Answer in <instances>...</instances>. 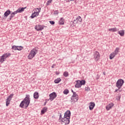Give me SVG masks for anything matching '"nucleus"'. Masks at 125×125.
<instances>
[{
	"mask_svg": "<svg viewBox=\"0 0 125 125\" xmlns=\"http://www.w3.org/2000/svg\"><path fill=\"white\" fill-rule=\"evenodd\" d=\"M55 66H56V64H53L52 66V68L53 69V68H54V67H55Z\"/></svg>",
	"mask_w": 125,
	"mask_h": 125,
	"instance_id": "c03bdc74",
	"label": "nucleus"
},
{
	"mask_svg": "<svg viewBox=\"0 0 125 125\" xmlns=\"http://www.w3.org/2000/svg\"><path fill=\"white\" fill-rule=\"evenodd\" d=\"M37 16V14H36V12H34L33 13H32V15L31 16V18L32 19L35 18Z\"/></svg>",
	"mask_w": 125,
	"mask_h": 125,
	"instance_id": "a878e982",
	"label": "nucleus"
},
{
	"mask_svg": "<svg viewBox=\"0 0 125 125\" xmlns=\"http://www.w3.org/2000/svg\"><path fill=\"white\" fill-rule=\"evenodd\" d=\"M51 2H52V0H49L47 1L46 4V5H49Z\"/></svg>",
	"mask_w": 125,
	"mask_h": 125,
	"instance_id": "2f4dec72",
	"label": "nucleus"
},
{
	"mask_svg": "<svg viewBox=\"0 0 125 125\" xmlns=\"http://www.w3.org/2000/svg\"><path fill=\"white\" fill-rule=\"evenodd\" d=\"M71 92L73 94H74V93H76V92H74V90H73L72 89L71 90Z\"/></svg>",
	"mask_w": 125,
	"mask_h": 125,
	"instance_id": "49530a36",
	"label": "nucleus"
},
{
	"mask_svg": "<svg viewBox=\"0 0 125 125\" xmlns=\"http://www.w3.org/2000/svg\"><path fill=\"white\" fill-rule=\"evenodd\" d=\"M6 58H7V57H6V55L5 54H4L2 56L0 57V62H3V61H4V59H6Z\"/></svg>",
	"mask_w": 125,
	"mask_h": 125,
	"instance_id": "2eb2a0df",
	"label": "nucleus"
},
{
	"mask_svg": "<svg viewBox=\"0 0 125 125\" xmlns=\"http://www.w3.org/2000/svg\"><path fill=\"white\" fill-rule=\"evenodd\" d=\"M75 86L76 88H80L82 87V85L81 84V82H80V80L76 81V84H75Z\"/></svg>",
	"mask_w": 125,
	"mask_h": 125,
	"instance_id": "4468645a",
	"label": "nucleus"
},
{
	"mask_svg": "<svg viewBox=\"0 0 125 125\" xmlns=\"http://www.w3.org/2000/svg\"><path fill=\"white\" fill-rule=\"evenodd\" d=\"M11 14V11H10V10L8 9L4 14V15L5 17H7L9 14Z\"/></svg>",
	"mask_w": 125,
	"mask_h": 125,
	"instance_id": "dca6fc26",
	"label": "nucleus"
},
{
	"mask_svg": "<svg viewBox=\"0 0 125 125\" xmlns=\"http://www.w3.org/2000/svg\"><path fill=\"white\" fill-rule=\"evenodd\" d=\"M71 117V111L67 110L64 113V119H67V120H70Z\"/></svg>",
	"mask_w": 125,
	"mask_h": 125,
	"instance_id": "6e6552de",
	"label": "nucleus"
},
{
	"mask_svg": "<svg viewBox=\"0 0 125 125\" xmlns=\"http://www.w3.org/2000/svg\"><path fill=\"white\" fill-rule=\"evenodd\" d=\"M69 93V90L68 89H65L63 91V94H68Z\"/></svg>",
	"mask_w": 125,
	"mask_h": 125,
	"instance_id": "7c9ffc66",
	"label": "nucleus"
},
{
	"mask_svg": "<svg viewBox=\"0 0 125 125\" xmlns=\"http://www.w3.org/2000/svg\"><path fill=\"white\" fill-rule=\"evenodd\" d=\"M65 0V1H67V2H70V1H72L74 0Z\"/></svg>",
	"mask_w": 125,
	"mask_h": 125,
	"instance_id": "37998d69",
	"label": "nucleus"
},
{
	"mask_svg": "<svg viewBox=\"0 0 125 125\" xmlns=\"http://www.w3.org/2000/svg\"><path fill=\"white\" fill-rule=\"evenodd\" d=\"M62 119H63V118H62V114L61 113L60 115V118H59V119L62 120Z\"/></svg>",
	"mask_w": 125,
	"mask_h": 125,
	"instance_id": "a19ab883",
	"label": "nucleus"
},
{
	"mask_svg": "<svg viewBox=\"0 0 125 125\" xmlns=\"http://www.w3.org/2000/svg\"><path fill=\"white\" fill-rule=\"evenodd\" d=\"M82 17H81V16H78L74 19L73 21H70V24H72L73 25L72 26L74 27V26H76V24H78L79 22H82Z\"/></svg>",
	"mask_w": 125,
	"mask_h": 125,
	"instance_id": "7ed1b4c3",
	"label": "nucleus"
},
{
	"mask_svg": "<svg viewBox=\"0 0 125 125\" xmlns=\"http://www.w3.org/2000/svg\"><path fill=\"white\" fill-rule=\"evenodd\" d=\"M33 96L35 99H38L39 97V93H38L37 92H35L34 93Z\"/></svg>",
	"mask_w": 125,
	"mask_h": 125,
	"instance_id": "6ab92c4d",
	"label": "nucleus"
},
{
	"mask_svg": "<svg viewBox=\"0 0 125 125\" xmlns=\"http://www.w3.org/2000/svg\"><path fill=\"white\" fill-rule=\"evenodd\" d=\"M62 122L65 124V125H69L70 124V119H65V118H62Z\"/></svg>",
	"mask_w": 125,
	"mask_h": 125,
	"instance_id": "f8f14e48",
	"label": "nucleus"
},
{
	"mask_svg": "<svg viewBox=\"0 0 125 125\" xmlns=\"http://www.w3.org/2000/svg\"><path fill=\"white\" fill-rule=\"evenodd\" d=\"M104 75L105 76V72H104Z\"/></svg>",
	"mask_w": 125,
	"mask_h": 125,
	"instance_id": "09e8293b",
	"label": "nucleus"
},
{
	"mask_svg": "<svg viewBox=\"0 0 125 125\" xmlns=\"http://www.w3.org/2000/svg\"><path fill=\"white\" fill-rule=\"evenodd\" d=\"M5 54H6L7 58L8 57H10V56L11 55V54H10V53H6Z\"/></svg>",
	"mask_w": 125,
	"mask_h": 125,
	"instance_id": "72a5a7b5",
	"label": "nucleus"
},
{
	"mask_svg": "<svg viewBox=\"0 0 125 125\" xmlns=\"http://www.w3.org/2000/svg\"><path fill=\"white\" fill-rule=\"evenodd\" d=\"M119 89H117L115 90V92H117V91H119Z\"/></svg>",
	"mask_w": 125,
	"mask_h": 125,
	"instance_id": "a18cd8bd",
	"label": "nucleus"
},
{
	"mask_svg": "<svg viewBox=\"0 0 125 125\" xmlns=\"http://www.w3.org/2000/svg\"><path fill=\"white\" fill-rule=\"evenodd\" d=\"M108 31L110 32H117V31H119V29L117 28L116 27L113 28H109Z\"/></svg>",
	"mask_w": 125,
	"mask_h": 125,
	"instance_id": "a211bd4d",
	"label": "nucleus"
},
{
	"mask_svg": "<svg viewBox=\"0 0 125 125\" xmlns=\"http://www.w3.org/2000/svg\"><path fill=\"white\" fill-rule=\"evenodd\" d=\"M80 83L81 84V86L82 85H84V84H85V81L83 80H82L81 81H80Z\"/></svg>",
	"mask_w": 125,
	"mask_h": 125,
	"instance_id": "393cba45",
	"label": "nucleus"
},
{
	"mask_svg": "<svg viewBox=\"0 0 125 125\" xmlns=\"http://www.w3.org/2000/svg\"><path fill=\"white\" fill-rule=\"evenodd\" d=\"M12 97H13V94H11L10 96H9L8 97V99H10V100H11V98H12Z\"/></svg>",
	"mask_w": 125,
	"mask_h": 125,
	"instance_id": "c9c22d12",
	"label": "nucleus"
},
{
	"mask_svg": "<svg viewBox=\"0 0 125 125\" xmlns=\"http://www.w3.org/2000/svg\"><path fill=\"white\" fill-rule=\"evenodd\" d=\"M27 8V7H22V8H19L17 11H14V12H12V13L15 15V14H17V13H21V12H23L24 11V9H26Z\"/></svg>",
	"mask_w": 125,
	"mask_h": 125,
	"instance_id": "0eeeda50",
	"label": "nucleus"
},
{
	"mask_svg": "<svg viewBox=\"0 0 125 125\" xmlns=\"http://www.w3.org/2000/svg\"><path fill=\"white\" fill-rule=\"evenodd\" d=\"M58 13H59V11L58 10H55L54 12V14H58Z\"/></svg>",
	"mask_w": 125,
	"mask_h": 125,
	"instance_id": "58836bf2",
	"label": "nucleus"
},
{
	"mask_svg": "<svg viewBox=\"0 0 125 125\" xmlns=\"http://www.w3.org/2000/svg\"><path fill=\"white\" fill-rule=\"evenodd\" d=\"M38 53V48H35L34 49H33L30 51V53L29 54L28 56V58L30 60L31 59H32V58H34L35 56H36V55Z\"/></svg>",
	"mask_w": 125,
	"mask_h": 125,
	"instance_id": "f03ea898",
	"label": "nucleus"
},
{
	"mask_svg": "<svg viewBox=\"0 0 125 125\" xmlns=\"http://www.w3.org/2000/svg\"><path fill=\"white\" fill-rule=\"evenodd\" d=\"M45 104H46V102H45V104H44V105H45Z\"/></svg>",
	"mask_w": 125,
	"mask_h": 125,
	"instance_id": "8fccbe9b",
	"label": "nucleus"
},
{
	"mask_svg": "<svg viewBox=\"0 0 125 125\" xmlns=\"http://www.w3.org/2000/svg\"><path fill=\"white\" fill-rule=\"evenodd\" d=\"M113 106H114V104L111 103L108 104L106 106V109L107 110V111H109V110H110V109H112V108L113 107Z\"/></svg>",
	"mask_w": 125,
	"mask_h": 125,
	"instance_id": "ddd939ff",
	"label": "nucleus"
},
{
	"mask_svg": "<svg viewBox=\"0 0 125 125\" xmlns=\"http://www.w3.org/2000/svg\"><path fill=\"white\" fill-rule=\"evenodd\" d=\"M23 47L21 46H17V50H22Z\"/></svg>",
	"mask_w": 125,
	"mask_h": 125,
	"instance_id": "c85d7f7f",
	"label": "nucleus"
},
{
	"mask_svg": "<svg viewBox=\"0 0 125 125\" xmlns=\"http://www.w3.org/2000/svg\"><path fill=\"white\" fill-rule=\"evenodd\" d=\"M35 29L37 31H42V30H43V25H36Z\"/></svg>",
	"mask_w": 125,
	"mask_h": 125,
	"instance_id": "9d476101",
	"label": "nucleus"
},
{
	"mask_svg": "<svg viewBox=\"0 0 125 125\" xmlns=\"http://www.w3.org/2000/svg\"><path fill=\"white\" fill-rule=\"evenodd\" d=\"M63 76L65 78H67V77H68L69 76V73L68 72H67V71L64 72H63Z\"/></svg>",
	"mask_w": 125,
	"mask_h": 125,
	"instance_id": "bb28decb",
	"label": "nucleus"
},
{
	"mask_svg": "<svg viewBox=\"0 0 125 125\" xmlns=\"http://www.w3.org/2000/svg\"><path fill=\"white\" fill-rule=\"evenodd\" d=\"M49 100L50 101H53L56 97H57V95L55 92H53V93L49 94Z\"/></svg>",
	"mask_w": 125,
	"mask_h": 125,
	"instance_id": "423d86ee",
	"label": "nucleus"
},
{
	"mask_svg": "<svg viewBox=\"0 0 125 125\" xmlns=\"http://www.w3.org/2000/svg\"><path fill=\"white\" fill-rule=\"evenodd\" d=\"M116 55L114 52L111 53L109 55V59L111 60L113 59V58H114Z\"/></svg>",
	"mask_w": 125,
	"mask_h": 125,
	"instance_id": "412c9836",
	"label": "nucleus"
},
{
	"mask_svg": "<svg viewBox=\"0 0 125 125\" xmlns=\"http://www.w3.org/2000/svg\"><path fill=\"white\" fill-rule=\"evenodd\" d=\"M12 49L14 50H17V46L14 45L12 47Z\"/></svg>",
	"mask_w": 125,
	"mask_h": 125,
	"instance_id": "473e14b6",
	"label": "nucleus"
},
{
	"mask_svg": "<svg viewBox=\"0 0 125 125\" xmlns=\"http://www.w3.org/2000/svg\"><path fill=\"white\" fill-rule=\"evenodd\" d=\"M10 100L9 99H7L6 100V106L7 107L9 104H10Z\"/></svg>",
	"mask_w": 125,
	"mask_h": 125,
	"instance_id": "5701e85b",
	"label": "nucleus"
},
{
	"mask_svg": "<svg viewBox=\"0 0 125 125\" xmlns=\"http://www.w3.org/2000/svg\"><path fill=\"white\" fill-rule=\"evenodd\" d=\"M61 82V79L60 78H57L54 81L55 83H59Z\"/></svg>",
	"mask_w": 125,
	"mask_h": 125,
	"instance_id": "b1692460",
	"label": "nucleus"
},
{
	"mask_svg": "<svg viewBox=\"0 0 125 125\" xmlns=\"http://www.w3.org/2000/svg\"><path fill=\"white\" fill-rule=\"evenodd\" d=\"M89 109L91 111V110H93L94 107H95V103L93 102H91L89 103Z\"/></svg>",
	"mask_w": 125,
	"mask_h": 125,
	"instance_id": "9b49d317",
	"label": "nucleus"
},
{
	"mask_svg": "<svg viewBox=\"0 0 125 125\" xmlns=\"http://www.w3.org/2000/svg\"><path fill=\"white\" fill-rule=\"evenodd\" d=\"M118 34H120V36H121V37H124V36H125V30H122L119 31Z\"/></svg>",
	"mask_w": 125,
	"mask_h": 125,
	"instance_id": "f3484780",
	"label": "nucleus"
},
{
	"mask_svg": "<svg viewBox=\"0 0 125 125\" xmlns=\"http://www.w3.org/2000/svg\"><path fill=\"white\" fill-rule=\"evenodd\" d=\"M15 16V15H14L13 13H12L10 16V20H11Z\"/></svg>",
	"mask_w": 125,
	"mask_h": 125,
	"instance_id": "c756f323",
	"label": "nucleus"
},
{
	"mask_svg": "<svg viewBox=\"0 0 125 125\" xmlns=\"http://www.w3.org/2000/svg\"><path fill=\"white\" fill-rule=\"evenodd\" d=\"M36 14V16H39V14H40V12H35Z\"/></svg>",
	"mask_w": 125,
	"mask_h": 125,
	"instance_id": "79ce46f5",
	"label": "nucleus"
},
{
	"mask_svg": "<svg viewBox=\"0 0 125 125\" xmlns=\"http://www.w3.org/2000/svg\"><path fill=\"white\" fill-rule=\"evenodd\" d=\"M30 101L31 99L30 98V95H26V97L21 103L20 107H21V108H24V106H25V109H27L28 106L30 104Z\"/></svg>",
	"mask_w": 125,
	"mask_h": 125,
	"instance_id": "f257e3e1",
	"label": "nucleus"
},
{
	"mask_svg": "<svg viewBox=\"0 0 125 125\" xmlns=\"http://www.w3.org/2000/svg\"><path fill=\"white\" fill-rule=\"evenodd\" d=\"M41 8H35L36 11H37V10H38V12H41Z\"/></svg>",
	"mask_w": 125,
	"mask_h": 125,
	"instance_id": "4c0bfd02",
	"label": "nucleus"
},
{
	"mask_svg": "<svg viewBox=\"0 0 125 125\" xmlns=\"http://www.w3.org/2000/svg\"><path fill=\"white\" fill-rule=\"evenodd\" d=\"M100 58V54L97 51H96L94 54V59H95V61H97L99 60Z\"/></svg>",
	"mask_w": 125,
	"mask_h": 125,
	"instance_id": "1a4fd4ad",
	"label": "nucleus"
},
{
	"mask_svg": "<svg viewBox=\"0 0 125 125\" xmlns=\"http://www.w3.org/2000/svg\"><path fill=\"white\" fill-rule=\"evenodd\" d=\"M64 18H61L60 20L59 21V24L60 25H64Z\"/></svg>",
	"mask_w": 125,
	"mask_h": 125,
	"instance_id": "4be33fe9",
	"label": "nucleus"
},
{
	"mask_svg": "<svg viewBox=\"0 0 125 125\" xmlns=\"http://www.w3.org/2000/svg\"><path fill=\"white\" fill-rule=\"evenodd\" d=\"M49 22L51 24V25H54V24H55V21H49Z\"/></svg>",
	"mask_w": 125,
	"mask_h": 125,
	"instance_id": "e433bc0d",
	"label": "nucleus"
},
{
	"mask_svg": "<svg viewBox=\"0 0 125 125\" xmlns=\"http://www.w3.org/2000/svg\"><path fill=\"white\" fill-rule=\"evenodd\" d=\"M124 83H125V81H124V80L119 79L116 83V87H118V89H121Z\"/></svg>",
	"mask_w": 125,
	"mask_h": 125,
	"instance_id": "39448f33",
	"label": "nucleus"
},
{
	"mask_svg": "<svg viewBox=\"0 0 125 125\" xmlns=\"http://www.w3.org/2000/svg\"><path fill=\"white\" fill-rule=\"evenodd\" d=\"M47 111V107H44L42 108V109L41 110V114H44V113H46V112Z\"/></svg>",
	"mask_w": 125,
	"mask_h": 125,
	"instance_id": "aec40b11",
	"label": "nucleus"
},
{
	"mask_svg": "<svg viewBox=\"0 0 125 125\" xmlns=\"http://www.w3.org/2000/svg\"><path fill=\"white\" fill-rule=\"evenodd\" d=\"M79 96L77 93H73L72 96L71 97V103L72 104H74L75 102H77L78 100H79V98H78Z\"/></svg>",
	"mask_w": 125,
	"mask_h": 125,
	"instance_id": "20e7f679",
	"label": "nucleus"
},
{
	"mask_svg": "<svg viewBox=\"0 0 125 125\" xmlns=\"http://www.w3.org/2000/svg\"><path fill=\"white\" fill-rule=\"evenodd\" d=\"M121 99V94H119L118 96L116 97V100H120Z\"/></svg>",
	"mask_w": 125,
	"mask_h": 125,
	"instance_id": "f704fd0d",
	"label": "nucleus"
},
{
	"mask_svg": "<svg viewBox=\"0 0 125 125\" xmlns=\"http://www.w3.org/2000/svg\"><path fill=\"white\" fill-rule=\"evenodd\" d=\"M118 91H119V92H121L122 90H120V89H119V90H118Z\"/></svg>",
	"mask_w": 125,
	"mask_h": 125,
	"instance_id": "de8ad7c7",
	"label": "nucleus"
},
{
	"mask_svg": "<svg viewBox=\"0 0 125 125\" xmlns=\"http://www.w3.org/2000/svg\"><path fill=\"white\" fill-rule=\"evenodd\" d=\"M90 89L89 88V87H86L85 90H86V91H89Z\"/></svg>",
	"mask_w": 125,
	"mask_h": 125,
	"instance_id": "ea45409f",
	"label": "nucleus"
},
{
	"mask_svg": "<svg viewBox=\"0 0 125 125\" xmlns=\"http://www.w3.org/2000/svg\"><path fill=\"white\" fill-rule=\"evenodd\" d=\"M119 50H120V48H116L114 51V52H113L116 55L117 54H118V52H119Z\"/></svg>",
	"mask_w": 125,
	"mask_h": 125,
	"instance_id": "cd10ccee",
	"label": "nucleus"
}]
</instances>
